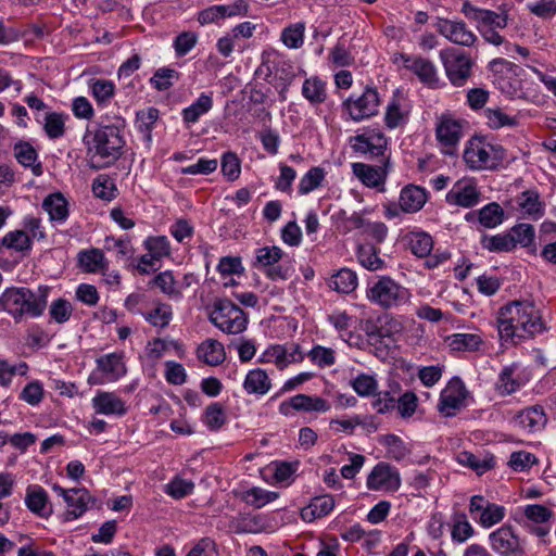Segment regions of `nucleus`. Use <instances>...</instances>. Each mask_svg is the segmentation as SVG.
Returning a JSON list of instances; mask_svg holds the SVG:
<instances>
[{
    "label": "nucleus",
    "instance_id": "12",
    "mask_svg": "<svg viewBox=\"0 0 556 556\" xmlns=\"http://www.w3.org/2000/svg\"><path fill=\"white\" fill-rule=\"evenodd\" d=\"M438 31L451 42L465 47L473 46L478 39L464 21L440 20Z\"/></svg>",
    "mask_w": 556,
    "mask_h": 556
},
{
    "label": "nucleus",
    "instance_id": "18",
    "mask_svg": "<svg viewBox=\"0 0 556 556\" xmlns=\"http://www.w3.org/2000/svg\"><path fill=\"white\" fill-rule=\"evenodd\" d=\"M92 407L97 414L123 416L127 413L125 402L113 392L99 391L92 399Z\"/></svg>",
    "mask_w": 556,
    "mask_h": 556
},
{
    "label": "nucleus",
    "instance_id": "9",
    "mask_svg": "<svg viewBox=\"0 0 556 556\" xmlns=\"http://www.w3.org/2000/svg\"><path fill=\"white\" fill-rule=\"evenodd\" d=\"M366 485L371 491L395 492L401 486L399 470L388 463H378L367 477Z\"/></svg>",
    "mask_w": 556,
    "mask_h": 556
},
{
    "label": "nucleus",
    "instance_id": "28",
    "mask_svg": "<svg viewBox=\"0 0 556 556\" xmlns=\"http://www.w3.org/2000/svg\"><path fill=\"white\" fill-rule=\"evenodd\" d=\"M89 500L90 494L87 490L72 489V493H70L65 501L67 505L65 520L71 521L80 517L86 511Z\"/></svg>",
    "mask_w": 556,
    "mask_h": 556
},
{
    "label": "nucleus",
    "instance_id": "22",
    "mask_svg": "<svg viewBox=\"0 0 556 556\" xmlns=\"http://www.w3.org/2000/svg\"><path fill=\"white\" fill-rule=\"evenodd\" d=\"M78 263L86 273H99L108 270V260L104 252L98 248L81 250L78 253Z\"/></svg>",
    "mask_w": 556,
    "mask_h": 556
},
{
    "label": "nucleus",
    "instance_id": "13",
    "mask_svg": "<svg viewBox=\"0 0 556 556\" xmlns=\"http://www.w3.org/2000/svg\"><path fill=\"white\" fill-rule=\"evenodd\" d=\"M481 193L471 180H458L446 194V202L451 205L472 207L480 201Z\"/></svg>",
    "mask_w": 556,
    "mask_h": 556
},
{
    "label": "nucleus",
    "instance_id": "2",
    "mask_svg": "<svg viewBox=\"0 0 556 556\" xmlns=\"http://www.w3.org/2000/svg\"><path fill=\"white\" fill-rule=\"evenodd\" d=\"M497 328L502 339L515 336H533L543 330V321L534 304L529 301H513L501 307Z\"/></svg>",
    "mask_w": 556,
    "mask_h": 556
},
{
    "label": "nucleus",
    "instance_id": "19",
    "mask_svg": "<svg viewBox=\"0 0 556 556\" xmlns=\"http://www.w3.org/2000/svg\"><path fill=\"white\" fill-rule=\"evenodd\" d=\"M26 296H30V290L27 288H8L0 296V304L17 319L23 316Z\"/></svg>",
    "mask_w": 556,
    "mask_h": 556
},
{
    "label": "nucleus",
    "instance_id": "7",
    "mask_svg": "<svg viewBox=\"0 0 556 556\" xmlns=\"http://www.w3.org/2000/svg\"><path fill=\"white\" fill-rule=\"evenodd\" d=\"M445 74L454 87H463L472 75L473 61L465 52L448 48L440 52Z\"/></svg>",
    "mask_w": 556,
    "mask_h": 556
},
{
    "label": "nucleus",
    "instance_id": "1",
    "mask_svg": "<svg viewBox=\"0 0 556 556\" xmlns=\"http://www.w3.org/2000/svg\"><path fill=\"white\" fill-rule=\"evenodd\" d=\"M124 127V119L116 118L111 125H99L94 130L86 132L84 142L93 168L108 167L123 155L126 144Z\"/></svg>",
    "mask_w": 556,
    "mask_h": 556
},
{
    "label": "nucleus",
    "instance_id": "29",
    "mask_svg": "<svg viewBox=\"0 0 556 556\" xmlns=\"http://www.w3.org/2000/svg\"><path fill=\"white\" fill-rule=\"evenodd\" d=\"M402 325L395 320L387 323L380 327L371 326L367 329L366 334L370 342L382 343L386 346H390L391 343L395 342L394 334L400 333Z\"/></svg>",
    "mask_w": 556,
    "mask_h": 556
},
{
    "label": "nucleus",
    "instance_id": "26",
    "mask_svg": "<svg viewBox=\"0 0 556 556\" xmlns=\"http://www.w3.org/2000/svg\"><path fill=\"white\" fill-rule=\"evenodd\" d=\"M52 222L64 223L68 217V203L61 192L49 194L42 203Z\"/></svg>",
    "mask_w": 556,
    "mask_h": 556
},
{
    "label": "nucleus",
    "instance_id": "55",
    "mask_svg": "<svg viewBox=\"0 0 556 556\" xmlns=\"http://www.w3.org/2000/svg\"><path fill=\"white\" fill-rule=\"evenodd\" d=\"M93 194L102 200L111 201L115 198V184L108 176H99L92 182Z\"/></svg>",
    "mask_w": 556,
    "mask_h": 556
},
{
    "label": "nucleus",
    "instance_id": "4",
    "mask_svg": "<svg viewBox=\"0 0 556 556\" xmlns=\"http://www.w3.org/2000/svg\"><path fill=\"white\" fill-rule=\"evenodd\" d=\"M367 299L383 309L397 308L409 302L410 293L407 288L389 276H381L367 289Z\"/></svg>",
    "mask_w": 556,
    "mask_h": 556
},
{
    "label": "nucleus",
    "instance_id": "40",
    "mask_svg": "<svg viewBox=\"0 0 556 556\" xmlns=\"http://www.w3.org/2000/svg\"><path fill=\"white\" fill-rule=\"evenodd\" d=\"M448 345L454 351H477L482 339L477 333H454L447 337Z\"/></svg>",
    "mask_w": 556,
    "mask_h": 556
},
{
    "label": "nucleus",
    "instance_id": "33",
    "mask_svg": "<svg viewBox=\"0 0 556 556\" xmlns=\"http://www.w3.org/2000/svg\"><path fill=\"white\" fill-rule=\"evenodd\" d=\"M380 249L370 243H365L357 249V260L359 264L371 271L382 269L386 265L384 261L379 256Z\"/></svg>",
    "mask_w": 556,
    "mask_h": 556
},
{
    "label": "nucleus",
    "instance_id": "38",
    "mask_svg": "<svg viewBox=\"0 0 556 556\" xmlns=\"http://www.w3.org/2000/svg\"><path fill=\"white\" fill-rule=\"evenodd\" d=\"M409 249L417 257H426L433 249L432 237L424 231H413L408 233Z\"/></svg>",
    "mask_w": 556,
    "mask_h": 556
},
{
    "label": "nucleus",
    "instance_id": "17",
    "mask_svg": "<svg viewBox=\"0 0 556 556\" xmlns=\"http://www.w3.org/2000/svg\"><path fill=\"white\" fill-rule=\"evenodd\" d=\"M401 58L404 60L405 67L414 72L418 78L430 87H437L439 84V77L434 64L421 56H408L402 54Z\"/></svg>",
    "mask_w": 556,
    "mask_h": 556
},
{
    "label": "nucleus",
    "instance_id": "45",
    "mask_svg": "<svg viewBox=\"0 0 556 556\" xmlns=\"http://www.w3.org/2000/svg\"><path fill=\"white\" fill-rule=\"evenodd\" d=\"M179 79V73L169 67L157 68L150 78V84L159 91H165L173 87L174 81Z\"/></svg>",
    "mask_w": 556,
    "mask_h": 556
},
{
    "label": "nucleus",
    "instance_id": "56",
    "mask_svg": "<svg viewBox=\"0 0 556 556\" xmlns=\"http://www.w3.org/2000/svg\"><path fill=\"white\" fill-rule=\"evenodd\" d=\"M518 205L529 215H541L542 204L535 190H526L518 197Z\"/></svg>",
    "mask_w": 556,
    "mask_h": 556
},
{
    "label": "nucleus",
    "instance_id": "30",
    "mask_svg": "<svg viewBox=\"0 0 556 556\" xmlns=\"http://www.w3.org/2000/svg\"><path fill=\"white\" fill-rule=\"evenodd\" d=\"M334 507V498L331 495L314 497L311 504L303 508L301 516L306 521L327 516Z\"/></svg>",
    "mask_w": 556,
    "mask_h": 556
},
{
    "label": "nucleus",
    "instance_id": "5",
    "mask_svg": "<svg viewBox=\"0 0 556 556\" xmlns=\"http://www.w3.org/2000/svg\"><path fill=\"white\" fill-rule=\"evenodd\" d=\"M463 157L473 170L494 168L504 159V149L488 142L482 136H475L467 142Z\"/></svg>",
    "mask_w": 556,
    "mask_h": 556
},
{
    "label": "nucleus",
    "instance_id": "59",
    "mask_svg": "<svg viewBox=\"0 0 556 556\" xmlns=\"http://www.w3.org/2000/svg\"><path fill=\"white\" fill-rule=\"evenodd\" d=\"M49 314L55 323L64 324L71 318L73 306L67 300L60 298L51 303Z\"/></svg>",
    "mask_w": 556,
    "mask_h": 556
},
{
    "label": "nucleus",
    "instance_id": "42",
    "mask_svg": "<svg viewBox=\"0 0 556 556\" xmlns=\"http://www.w3.org/2000/svg\"><path fill=\"white\" fill-rule=\"evenodd\" d=\"M475 533L472 526L469 523L467 516L463 513H456L453 516L452 540L457 543H464Z\"/></svg>",
    "mask_w": 556,
    "mask_h": 556
},
{
    "label": "nucleus",
    "instance_id": "21",
    "mask_svg": "<svg viewBox=\"0 0 556 556\" xmlns=\"http://www.w3.org/2000/svg\"><path fill=\"white\" fill-rule=\"evenodd\" d=\"M271 388V379L266 370L255 368L249 370L243 381V389L248 394L265 395Z\"/></svg>",
    "mask_w": 556,
    "mask_h": 556
},
{
    "label": "nucleus",
    "instance_id": "41",
    "mask_svg": "<svg viewBox=\"0 0 556 556\" xmlns=\"http://www.w3.org/2000/svg\"><path fill=\"white\" fill-rule=\"evenodd\" d=\"M479 223L484 228H495L504 219V210L496 202H492L478 211Z\"/></svg>",
    "mask_w": 556,
    "mask_h": 556
},
{
    "label": "nucleus",
    "instance_id": "62",
    "mask_svg": "<svg viewBox=\"0 0 556 556\" xmlns=\"http://www.w3.org/2000/svg\"><path fill=\"white\" fill-rule=\"evenodd\" d=\"M510 235L514 239L515 247L519 243L528 248L532 245L534 240V227L530 224H519L511 228Z\"/></svg>",
    "mask_w": 556,
    "mask_h": 556
},
{
    "label": "nucleus",
    "instance_id": "34",
    "mask_svg": "<svg viewBox=\"0 0 556 556\" xmlns=\"http://www.w3.org/2000/svg\"><path fill=\"white\" fill-rule=\"evenodd\" d=\"M329 287L340 293H351L357 287L356 273L349 268H341L330 278Z\"/></svg>",
    "mask_w": 556,
    "mask_h": 556
},
{
    "label": "nucleus",
    "instance_id": "54",
    "mask_svg": "<svg viewBox=\"0 0 556 556\" xmlns=\"http://www.w3.org/2000/svg\"><path fill=\"white\" fill-rule=\"evenodd\" d=\"M194 489V483L191 480L175 477L166 486L165 492L175 500H180L189 495Z\"/></svg>",
    "mask_w": 556,
    "mask_h": 556
},
{
    "label": "nucleus",
    "instance_id": "50",
    "mask_svg": "<svg viewBox=\"0 0 556 556\" xmlns=\"http://www.w3.org/2000/svg\"><path fill=\"white\" fill-rule=\"evenodd\" d=\"M486 124L493 129H498L504 126L517 125V119L514 116L507 115L502 109H486L484 112Z\"/></svg>",
    "mask_w": 556,
    "mask_h": 556
},
{
    "label": "nucleus",
    "instance_id": "31",
    "mask_svg": "<svg viewBox=\"0 0 556 556\" xmlns=\"http://www.w3.org/2000/svg\"><path fill=\"white\" fill-rule=\"evenodd\" d=\"M352 170L365 186L370 188L378 187L386 178V170L364 163H353Z\"/></svg>",
    "mask_w": 556,
    "mask_h": 556
},
{
    "label": "nucleus",
    "instance_id": "24",
    "mask_svg": "<svg viewBox=\"0 0 556 556\" xmlns=\"http://www.w3.org/2000/svg\"><path fill=\"white\" fill-rule=\"evenodd\" d=\"M100 371L105 374L109 380L115 381L126 374V366L123 362V355L119 353H110L96 361Z\"/></svg>",
    "mask_w": 556,
    "mask_h": 556
},
{
    "label": "nucleus",
    "instance_id": "23",
    "mask_svg": "<svg viewBox=\"0 0 556 556\" xmlns=\"http://www.w3.org/2000/svg\"><path fill=\"white\" fill-rule=\"evenodd\" d=\"M14 155L17 162L24 167H30L31 173L35 176H41L43 173L42 164L40 162H36L38 159V154L36 149L26 141H20L14 146Z\"/></svg>",
    "mask_w": 556,
    "mask_h": 556
},
{
    "label": "nucleus",
    "instance_id": "46",
    "mask_svg": "<svg viewBox=\"0 0 556 556\" xmlns=\"http://www.w3.org/2000/svg\"><path fill=\"white\" fill-rule=\"evenodd\" d=\"M481 243L483 248L491 252H509L515 249L514 239L510 233L484 236Z\"/></svg>",
    "mask_w": 556,
    "mask_h": 556
},
{
    "label": "nucleus",
    "instance_id": "32",
    "mask_svg": "<svg viewBox=\"0 0 556 556\" xmlns=\"http://www.w3.org/2000/svg\"><path fill=\"white\" fill-rule=\"evenodd\" d=\"M213 108L211 94L201 93L199 98L188 108L182 110V119L187 124H194L199 118Z\"/></svg>",
    "mask_w": 556,
    "mask_h": 556
},
{
    "label": "nucleus",
    "instance_id": "57",
    "mask_svg": "<svg viewBox=\"0 0 556 556\" xmlns=\"http://www.w3.org/2000/svg\"><path fill=\"white\" fill-rule=\"evenodd\" d=\"M278 497L279 493L267 491L257 486L247 491V502L256 508H261L266 504L277 500Z\"/></svg>",
    "mask_w": 556,
    "mask_h": 556
},
{
    "label": "nucleus",
    "instance_id": "15",
    "mask_svg": "<svg viewBox=\"0 0 556 556\" xmlns=\"http://www.w3.org/2000/svg\"><path fill=\"white\" fill-rule=\"evenodd\" d=\"M290 408L302 412H328L330 404L319 396L296 394L289 401L282 402L279 406V412L283 415H288Z\"/></svg>",
    "mask_w": 556,
    "mask_h": 556
},
{
    "label": "nucleus",
    "instance_id": "11",
    "mask_svg": "<svg viewBox=\"0 0 556 556\" xmlns=\"http://www.w3.org/2000/svg\"><path fill=\"white\" fill-rule=\"evenodd\" d=\"M467 391L463 381L458 378L452 379L441 392L438 404L439 412L446 417L455 416L464 406Z\"/></svg>",
    "mask_w": 556,
    "mask_h": 556
},
{
    "label": "nucleus",
    "instance_id": "39",
    "mask_svg": "<svg viewBox=\"0 0 556 556\" xmlns=\"http://www.w3.org/2000/svg\"><path fill=\"white\" fill-rule=\"evenodd\" d=\"M48 287H40L36 293L30 291V296H26L27 301L24 305L23 315L27 314L31 317L42 315L48 301Z\"/></svg>",
    "mask_w": 556,
    "mask_h": 556
},
{
    "label": "nucleus",
    "instance_id": "8",
    "mask_svg": "<svg viewBox=\"0 0 556 556\" xmlns=\"http://www.w3.org/2000/svg\"><path fill=\"white\" fill-rule=\"evenodd\" d=\"M380 98L377 89L366 87L362 93H352L342 103V108L348 112L351 119L361 122L375 116L378 113Z\"/></svg>",
    "mask_w": 556,
    "mask_h": 556
},
{
    "label": "nucleus",
    "instance_id": "35",
    "mask_svg": "<svg viewBox=\"0 0 556 556\" xmlns=\"http://www.w3.org/2000/svg\"><path fill=\"white\" fill-rule=\"evenodd\" d=\"M303 97L312 104H320L327 98L326 84L318 77H309L302 86Z\"/></svg>",
    "mask_w": 556,
    "mask_h": 556
},
{
    "label": "nucleus",
    "instance_id": "64",
    "mask_svg": "<svg viewBox=\"0 0 556 556\" xmlns=\"http://www.w3.org/2000/svg\"><path fill=\"white\" fill-rule=\"evenodd\" d=\"M308 356L312 362L317 364L319 367H329L336 363L334 351L330 348H325L321 345L314 346Z\"/></svg>",
    "mask_w": 556,
    "mask_h": 556
},
{
    "label": "nucleus",
    "instance_id": "3",
    "mask_svg": "<svg viewBox=\"0 0 556 556\" xmlns=\"http://www.w3.org/2000/svg\"><path fill=\"white\" fill-rule=\"evenodd\" d=\"M460 12L477 22L478 30L488 43L496 47L505 43V38L498 33V29H504L508 25L507 10L501 9L500 12H495L477 8L469 1H464Z\"/></svg>",
    "mask_w": 556,
    "mask_h": 556
},
{
    "label": "nucleus",
    "instance_id": "52",
    "mask_svg": "<svg viewBox=\"0 0 556 556\" xmlns=\"http://www.w3.org/2000/svg\"><path fill=\"white\" fill-rule=\"evenodd\" d=\"M204 422L210 430L220 429L225 422V410L222 404L212 403L205 408Z\"/></svg>",
    "mask_w": 556,
    "mask_h": 556
},
{
    "label": "nucleus",
    "instance_id": "16",
    "mask_svg": "<svg viewBox=\"0 0 556 556\" xmlns=\"http://www.w3.org/2000/svg\"><path fill=\"white\" fill-rule=\"evenodd\" d=\"M514 424L529 432H536L542 430L547 424V416L543 406L533 405L526 407L515 415Z\"/></svg>",
    "mask_w": 556,
    "mask_h": 556
},
{
    "label": "nucleus",
    "instance_id": "51",
    "mask_svg": "<svg viewBox=\"0 0 556 556\" xmlns=\"http://www.w3.org/2000/svg\"><path fill=\"white\" fill-rule=\"evenodd\" d=\"M504 517L505 508L494 503H490L479 517H475V520H477L482 527L490 528L501 522Z\"/></svg>",
    "mask_w": 556,
    "mask_h": 556
},
{
    "label": "nucleus",
    "instance_id": "10",
    "mask_svg": "<svg viewBox=\"0 0 556 556\" xmlns=\"http://www.w3.org/2000/svg\"><path fill=\"white\" fill-rule=\"evenodd\" d=\"M489 538L493 551L502 556H525L523 541L511 527L503 526L492 532Z\"/></svg>",
    "mask_w": 556,
    "mask_h": 556
},
{
    "label": "nucleus",
    "instance_id": "43",
    "mask_svg": "<svg viewBox=\"0 0 556 556\" xmlns=\"http://www.w3.org/2000/svg\"><path fill=\"white\" fill-rule=\"evenodd\" d=\"M408 111L403 109L396 99L388 104L384 122L388 128L394 129L405 125L408 121Z\"/></svg>",
    "mask_w": 556,
    "mask_h": 556
},
{
    "label": "nucleus",
    "instance_id": "60",
    "mask_svg": "<svg viewBox=\"0 0 556 556\" xmlns=\"http://www.w3.org/2000/svg\"><path fill=\"white\" fill-rule=\"evenodd\" d=\"M143 316L151 325L164 328L172 319V308L167 304H159L153 311Z\"/></svg>",
    "mask_w": 556,
    "mask_h": 556
},
{
    "label": "nucleus",
    "instance_id": "25",
    "mask_svg": "<svg viewBox=\"0 0 556 556\" xmlns=\"http://www.w3.org/2000/svg\"><path fill=\"white\" fill-rule=\"evenodd\" d=\"M199 359L210 366H217L226 358L224 345L215 339H206L197 350Z\"/></svg>",
    "mask_w": 556,
    "mask_h": 556
},
{
    "label": "nucleus",
    "instance_id": "27",
    "mask_svg": "<svg viewBox=\"0 0 556 556\" xmlns=\"http://www.w3.org/2000/svg\"><path fill=\"white\" fill-rule=\"evenodd\" d=\"M517 370L518 366L513 364L504 367L501 371L496 382V389L501 395H509L518 391L523 386V381Z\"/></svg>",
    "mask_w": 556,
    "mask_h": 556
},
{
    "label": "nucleus",
    "instance_id": "36",
    "mask_svg": "<svg viewBox=\"0 0 556 556\" xmlns=\"http://www.w3.org/2000/svg\"><path fill=\"white\" fill-rule=\"evenodd\" d=\"M25 503L29 510H31L33 513H35L39 516H45V515L49 514V511H50L47 507V503H48L47 492L41 486H38V485L29 486L27 489Z\"/></svg>",
    "mask_w": 556,
    "mask_h": 556
},
{
    "label": "nucleus",
    "instance_id": "63",
    "mask_svg": "<svg viewBox=\"0 0 556 556\" xmlns=\"http://www.w3.org/2000/svg\"><path fill=\"white\" fill-rule=\"evenodd\" d=\"M159 118V110L155 108H149L144 111L137 113V126L139 131L147 135L150 139L151 130Z\"/></svg>",
    "mask_w": 556,
    "mask_h": 556
},
{
    "label": "nucleus",
    "instance_id": "6",
    "mask_svg": "<svg viewBox=\"0 0 556 556\" xmlns=\"http://www.w3.org/2000/svg\"><path fill=\"white\" fill-rule=\"evenodd\" d=\"M210 321L225 333L238 334L247 328L245 313L230 300H217L211 312Z\"/></svg>",
    "mask_w": 556,
    "mask_h": 556
},
{
    "label": "nucleus",
    "instance_id": "58",
    "mask_svg": "<svg viewBox=\"0 0 556 556\" xmlns=\"http://www.w3.org/2000/svg\"><path fill=\"white\" fill-rule=\"evenodd\" d=\"M223 175L229 180L235 181L241 173L240 160L233 152H226L222 157Z\"/></svg>",
    "mask_w": 556,
    "mask_h": 556
},
{
    "label": "nucleus",
    "instance_id": "48",
    "mask_svg": "<svg viewBox=\"0 0 556 556\" xmlns=\"http://www.w3.org/2000/svg\"><path fill=\"white\" fill-rule=\"evenodd\" d=\"M305 24L296 23L287 28L281 33V40L290 49H298L302 47L304 42Z\"/></svg>",
    "mask_w": 556,
    "mask_h": 556
},
{
    "label": "nucleus",
    "instance_id": "37",
    "mask_svg": "<svg viewBox=\"0 0 556 556\" xmlns=\"http://www.w3.org/2000/svg\"><path fill=\"white\" fill-rule=\"evenodd\" d=\"M399 390L400 384L394 383L393 386H390V390L380 392L376 391V394H374L376 399L372 402V407L377 410V413L387 414L396 407V396Z\"/></svg>",
    "mask_w": 556,
    "mask_h": 556
},
{
    "label": "nucleus",
    "instance_id": "47",
    "mask_svg": "<svg viewBox=\"0 0 556 556\" xmlns=\"http://www.w3.org/2000/svg\"><path fill=\"white\" fill-rule=\"evenodd\" d=\"M325 179V170L321 167H312L299 182V193L307 194L318 188Z\"/></svg>",
    "mask_w": 556,
    "mask_h": 556
},
{
    "label": "nucleus",
    "instance_id": "53",
    "mask_svg": "<svg viewBox=\"0 0 556 556\" xmlns=\"http://www.w3.org/2000/svg\"><path fill=\"white\" fill-rule=\"evenodd\" d=\"M351 386L353 390L363 397L376 394L378 389L377 380L372 376L366 374H361L354 378L351 381Z\"/></svg>",
    "mask_w": 556,
    "mask_h": 556
},
{
    "label": "nucleus",
    "instance_id": "14",
    "mask_svg": "<svg viewBox=\"0 0 556 556\" xmlns=\"http://www.w3.org/2000/svg\"><path fill=\"white\" fill-rule=\"evenodd\" d=\"M435 136L444 152L453 153V149L462 138V125L458 121L443 116L435 128Z\"/></svg>",
    "mask_w": 556,
    "mask_h": 556
},
{
    "label": "nucleus",
    "instance_id": "49",
    "mask_svg": "<svg viewBox=\"0 0 556 556\" xmlns=\"http://www.w3.org/2000/svg\"><path fill=\"white\" fill-rule=\"evenodd\" d=\"M43 129L50 139L61 138L65 132V117L61 113H48L45 118Z\"/></svg>",
    "mask_w": 556,
    "mask_h": 556
},
{
    "label": "nucleus",
    "instance_id": "20",
    "mask_svg": "<svg viewBox=\"0 0 556 556\" xmlns=\"http://www.w3.org/2000/svg\"><path fill=\"white\" fill-rule=\"evenodd\" d=\"M426 201L427 192L425 189L415 185H408L402 189L399 204L403 212L415 213L422 208Z\"/></svg>",
    "mask_w": 556,
    "mask_h": 556
},
{
    "label": "nucleus",
    "instance_id": "44",
    "mask_svg": "<svg viewBox=\"0 0 556 556\" xmlns=\"http://www.w3.org/2000/svg\"><path fill=\"white\" fill-rule=\"evenodd\" d=\"M256 261L254 266L258 269H268L271 265L281 261L283 252L278 247H263L256 250Z\"/></svg>",
    "mask_w": 556,
    "mask_h": 556
},
{
    "label": "nucleus",
    "instance_id": "61",
    "mask_svg": "<svg viewBox=\"0 0 556 556\" xmlns=\"http://www.w3.org/2000/svg\"><path fill=\"white\" fill-rule=\"evenodd\" d=\"M92 96L99 104H105L114 96L115 86L111 80L97 79L91 85Z\"/></svg>",
    "mask_w": 556,
    "mask_h": 556
}]
</instances>
